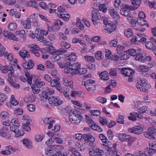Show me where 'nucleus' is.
<instances>
[{"label":"nucleus","instance_id":"36","mask_svg":"<svg viewBox=\"0 0 156 156\" xmlns=\"http://www.w3.org/2000/svg\"><path fill=\"white\" fill-rule=\"evenodd\" d=\"M36 38L40 42H42L44 43H45L47 42V41L44 37V36L40 34L36 35Z\"/></svg>","mask_w":156,"mask_h":156},{"label":"nucleus","instance_id":"31","mask_svg":"<svg viewBox=\"0 0 156 156\" xmlns=\"http://www.w3.org/2000/svg\"><path fill=\"white\" fill-rule=\"evenodd\" d=\"M95 57L98 60L102 59L103 58L102 52L100 51H97L95 54Z\"/></svg>","mask_w":156,"mask_h":156},{"label":"nucleus","instance_id":"43","mask_svg":"<svg viewBox=\"0 0 156 156\" xmlns=\"http://www.w3.org/2000/svg\"><path fill=\"white\" fill-rule=\"evenodd\" d=\"M90 113L92 115L95 116H98L101 113L98 110H91Z\"/></svg>","mask_w":156,"mask_h":156},{"label":"nucleus","instance_id":"12","mask_svg":"<svg viewBox=\"0 0 156 156\" xmlns=\"http://www.w3.org/2000/svg\"><path fill=\"white\" fill-rule=\"evenodd\" d=\"M128 131L131 133H133L137 134H140L143 132V129L139 126H135L134 127L129 128Z\"/></svg>","mask_w":156,"mask_h":156},{"label":"nucleus","instance_id":"49","mask_svg":"<svg viewBox=\"0 0 156 156\" xmlns=\"http://www.w3.org/2000/svg\"><path fill=\"white\" fill-rule=\"evenodd\" d=\"M33 85H35V86L38 88L42 87L43 85L45 84V83L44 82H34Z\"/></svg>","mask_w":156,"mask_h":156},{"label":"nucleus","instance_id":"32","mask_svg":"<svg viewBox=\"0 0 156 156\" xmlns=\"http://www.w3.org/2000/svg\"><path fill=\"white\" fill-rule=\"evenodd\" d=\"M58 64L61 68L64 69V68L68 67V62L67 61L59 62L58 63Z\"/></svg>","mask_w":156,"mask_h":156},{"label":"nucleus","instance_id":"18","mask_svg":"<svg viewBox=\"0 0 156 156\" xmlns=\"http://www.w3.org/2000/svg\"><path fill=\"white\" fill-rule=\"evenodd\" d=\"M98 5L99 10L102 11V12L105 13L107 11V8L106 6V4L105 3H103V4H99L98 3H95L93 5V8H94L96 7L95 5Z\"/></svg>","mask_w":156,"mask_h":156},{"label":"nucleus","instance_id":"64","mask_svg":"<svg viewBox=\"0 0 156 156\" xmlns=\"http://www.w3.org/2000/svg\"><path fill=\"white\" fill-rule=\"evenodd\" d=\"M147 130L149 131L153 135H156V129L154 127H149L148 128Z\"/></svg>","mask_w":156,"mask_h":156},{"label":"nucleus","instance_id":"23","mask_svg":"<svg viewBox=\"0 0 156 156\" xmlns=\"http://www.w3.org/2000/svg\"><path fill=\"white\" fill-rule=\"evenodd\" d=\"M100 78L103 80H108L109 79L108 74L107 71H104L99 74Z\"/></svg>","mask_w":156,"mask_h":156},{"label":"nucleus","instance_id":"58","mask_svg":"<svg viewBox=\"0 0 156 156\" xmlns=\"http://www.w3.org/2000/svg\"><path fill=\"white\" fill-rule=\"evenodd\" d=\"M51 74L52 76L56 78H59L60 76L58 74L57 71L56 70L54 69L52 70L51 72Z\"/></svg>","mask_w":156,"mask_h":156},{"label":"nucleus","instance_id":"27","mask_svg":"<svg viewBox=\"0 0 156 156\" xmlns=\"http://www.w3.org/2000/svg\"><path fill=\"white\" fill-rule=\"evenodd\" d=\"M77 56L76 55V53L72 52L71 55H69V60L70 61V62L72 63L75 62L77 59Z\"/></svg>","mask_w":156,"mask_h":156},{"label":"nucleus","instance_id":"44","mask_svg":"<svg viewBox=\"0 0 156 156\" xmlns=\"http://www.w3.org/2000/svg\"><path fill=\"white\" fill-rule=\"evenodd\" d=\"M86 88L88 91L91 92L94 91L95 90V87L94 86H91L89 84L86 85Z\"/></svg>","mask_w":156,"mask_h":156},{"label":"nucleus","instance_id":"16","mask_svg":"<svg viewBox=\"0 0 156 156\" xmlns=\"http://www.w3.org/2000/svg\"><path fill=\"white\" fill-rule=\"evenodd\" d=\"M130 116H128V118L129 119L133 121H135L136 120V118H138L140 119H141L143 118V116L138 113L136 112H132L130 114Z\"/></svg>","mask_w":156,"mask_h":156},{"label":"nucleus","instance_id":"47","mask_svg":"<svg viewBox=\"0 0 156 156\" xmlns=\"http://www.w3.org/2000/svg\"><path fill=\"white\" fill-rule=\"evenodd\" d=\"M44 123L46 124H49L50 122H55V121L54 120H52L51 118H46L44 119L43 120Z\"/></svg>","mask_w":156,"mask_h":156},{"label":"nucleus","instance_id":"55","mask_svg":"<svg viewBox=\"0 0 156 156\" xmlns=\"http://www.w3.org/2000/svg\"><path fill=\"white\" fill-rule=\"evenodd\" d=\"M24 134V131L22 130H20L17 129L16 133L15 134V136L16 137H18L19 136L23 135Z\"/></svg>","mask_w":156,"mask_h":156},{"label":"nucleus","instance_id":"19","mask_svg":"<svg viewBox=\"0 0 156 156\" xmlns=\"http://www.w3.org/2000/svg\"><path fill=\"white\" fill-rule=\"evenodd\" d=\"M127 20L131 24V26L135 27L137 23H138V19L135 17L129 16L127 18Z\"/></svg>","mask_w":156,"mask_h":156},{"label":"nucleus","instance_id":"9","mask_svg":"<svg viewBox=\"0 0 156 156\" xmlns=\"http://www.w3.org/2000/svg\"><path fill=\"white\" fill-rule=\"evenodd\" d=\"M138 23L140 26H144L147 24V21L145 20V14L142 11L140 12L138 15Z\"/></svg>","mask_w":156,"mask_h":156},{"label":"nucleus","instance_id":"54","mask_svg":"<svg viewBox=\"0 0 156 156\" xmlns=\"http://www.w3.org/2000/svg\"><path fill=\"white\" fill-rule=\"evenodd\" d=\"M87 70L85 68H80L78 70L77 74L78 73L80 75H83L86 73L87 72Z\"/></svg>","mask_w":156,"mask_h":156},{"label":"nucleus","instance_id":"38","mask_svg":"<svg viewBox=\"0 0 156 156\" xmlns=\"http://www.w3.org/2000/svg\"><path fill=\"white\" fill-rule=\"evenodd\" d=\"M17 24L14 22L10 23L8 26V28L11 30H15L17 28Z\"/></svg>","mask_w":156,"mask_h":156},{"label":"nucleus","instance_id":"34","mask_svg":"<svg viewBox=\"0 0 156 156\" xmlns=\"http://www.w3.org/2000/svg\"><path fill=\"white\" fill-rule=\"evenodd\" d=\"M97 148H92L90 149L89 154L90 156H96L97 155Z\"/></svg>","mask_w":156,"mask_h":156},{"label":"nucleus","instance_id":"33","mask_svg":"<svg viewBox=\"0 0 156 156\" xmlns=\"http://www.w3.org/2000/svg\"><path fill=\"white\" fill-rule=\"evenodd\" d=\"M27 6H30L36 8L37 7V4L35 1H30L29 2H27L26 4Z\"/></svg>","mask_w":156,"mask_h":156},{"label":"nucleus","instance_id":"62","mask_svg":"<svg viewBox=\"0 0 156 156\" xmlns=\"http://www.w3.org/2000/svg\"><path fill=\"white\" fill-rule=\"evenodd\" d=\"M107 134L109 140H112L113 137L112 132L111 129H109L107 132Z\"/></svg>","mask_w":156,"mask_h":156},{"label":"nucleus","instance_id":"1","mask_svg":"<svg viewBox=\"0 0 156 156\" xmlns=\"http://www.w3.org/2000/svg\"><path fill=\"white\" fill-rule=\"evenodd\" d=\"M78 109L76 110L73 111H72L69 113V121L73 124H78L82 121L83 119L82 116L81 115V112L80 111L81 109L79 108H77Z\"/></svg>","mask_w":156,"mask_h":156},{"label":"nucleus","instance_id":"28","mask_svg":"<svg viewBox=\"0 0 156 156\" xmlns=\"http://www.w3.org/2000/svg\"><path fill=\"white\" fill-rule=\"evenodd\" d=\"M132 3L133 5V9H137L139 6L140 3V0H131Z\"/></svg>","mask_w":156,"mask_h":156},{"label":"nucleus","instance_id":"11","mask_svg":"<svg viewBox=\"0 0 156 156\" xmlns=\"http://www.w3.org/2000/svg\"><path fill=\"white\" fill-rule=\"evenodd\" d=\"M122 74H123L125 76H130L134 74V71L129 68H122L121 72Z\"/></svg>","mask_w":156,"mask_h":156},{"label":"nucleus","instance_id":"61","mask_svg":"<svg viewBox=\"0 0 156 156\" xmlns=\"http://www.w3.org/2000/svg\"><path fill=\"white\" fill-rule=\"evenodd\" d=\"M26 23L27 24L26 27V29H30L31 27V20L29 18H27L25 21Z\"/></svg>","mask_w":156,"mask_h":156},{"label":"nucleus","instance_id":"10","mask_svg":"<svg viewBox=\"0 0 156 156\" xmlns=\"http://www.w3.org/2000/svg\"><path fill=\"white\" fill-rule=\"evenodd\" d=\"M67 51V50L66 49L63 48H60L58 51H53L52 53H51V54H53L55 53V55L54 56L53 58L54 60L55 61H58L61 59V57L59 55H60L61 53H65Z\"/></svg>","mask_w":156,"mask_h":156},{"label":"nucleus","instance_id":"4","mask_svg":"<svg viewBox=\"0 0 156 156\" xmlns=\"http://www.w3.org/2000/svg\"><path fill=\"white\" fill-rule=\"evenodd\" d=\"M142 52V50L140 48L135 49L133 48L129 49L128 51H126V52L128 54H129L131 55L134 57L136 56L135 59L137 61L139 60V58H141L140 56L141 53Z\"/></svg>","mask_w":156,"mask_h":156},{"label":"nucleus","instance_id":"6","mask_svg":"<svg viewBox=\"0 0 156 156\" xmlns=\"http://www.w3.org/2000/svg\"><path fill=\"white\" fill-rule=\"evenodd\" d=\"M104 23L105 25L104 29L109 33H111L115 30L116 27L113 22L104 20Z\"/></svg>","mask_w":156,"mask_h":156},{"label":"nucleus","instance_id":"52","mask_svg":"<svg viewBox=\"0 0 156 156\" xmlns=\"http://www.w3.org/2000/svg\"><path fill=\"white\" fill-rule=\"evenodd\" d=\"M51 148L53 149L54 148L56 150H62L64 148V147L62 145H51Z\"/></svg>","mask_w":156,"mask_h":156},{"label":"nucleus","instance_id":"13","mask_svg":"<svg viewBox=\"0 0 156 156\" xmlns=\"http://www.w3.org/2000/svg\"><path fill=\"white\" fill-rule=\"evenodd\" d=\"M150 69V68L146 66L141 65L139 66L138 68L139 71L141 72L142 74L145 76H148L149 74L148 71Z\"/></svg>","mask_w":156,"mask_h":156},{"label":"nucleus","instance_id":"39","mask_svg":"<svg viewBox=\"0 0 156 156\" xmlns=\"http://www.w3.org/2000/svg\"><path fill=\"white\" fill-rule=\"evenodd\" d=\"M26 63H27V69H30L33 68L34 64L32 60H29L28 62H26Z\"/></svg>","mask_w":156,"mask_h":156},{"label":"nucleus","instance_id":"3","mask_svg":"<svg viewBox=\"0 0 156 156\" xmlns=\"http://www.w3.org/2000/svg\"><path fill=\"white\" fill-rule=\"evenodd\" d=\"M81 64L78 62L73 63L69 62V73L73 75L77 74Z\"/></svg>","mask_w":156,"mask_h":156},{"label":"nucleus","instance_id":"7","mask_svg":"<svg viewBox=\"0 0 156 156\" xmlns=\"http://www.w3.org/2000/svg\"><path fill=\"white\" fill-rule=\"evenodd\" d=\"M63 101L57 97L52 96L49 98V104L52 106H57L61 105Z\"/></svg>","mask_w":156,"mask_h":156},{"label":"nucleus","instance_id":"40","mask_svg":"<svg viewBox=\"0 0 156 156\" xmlns=\"http://www.w3.org/2000/svg\"><path fill=\"white\" fill-rule=\"evenodd\" d=\"M84 57L88 62H94L95 61L94 58L93 56L85 55Z\"/></svg>","mask_w":156,"mask_h":156},{"label":"nucleus","instance_id":"24","mask_svg":"<svg viewBox=\"0 0 156 156\" xmlns=\"http://www.w3.org/2000/svg\"><path fill=\"white\" fill-rule=\"evenodd\" d=\"M19 54L20 56L23 58L24 60H25L26 58H29L30 56L29 52L25 50L20 51Z\"/></svg>","mask_w":156,"mask_h":156},{"label":"nucleus","instance_id":"51","mask_svg":"<svg viewBox=\"0 0 156 156\" xmlns=\"http://www.w3.org/2000/svg\"><path fill=\"white\" fill-rule=\"evenodd\" d=\"M109 73L111 76H116L117 75V71L115 69H111L110 70Z\"/></svg>","mask_w":156,"mask_h":156},{"label":"nucleus","instance_id":"46","mask_svg":"<svg viewBox=\"0 0 156 156\" xmlns=\"http://www.w3.org/2000/svg\"><path fill=\"white\" fill-rule=\"evenodd\" d=\"M27 108L29 111L31 112H34L35 110V106L33 104L27 105Z\"/></svg>","mask_w":156,"mask_h":156},{"label":"nucleus","instance_id":"42","mask_svg":"<svg viewBox=\"0 0 156 156\" xmlns=\"http://www.w3.org/2000/svg\"><path fill=\"white\" fill-rule=\"evenodd\" d=\"M23 144L27 148H31L30 140L28 139H24L23 140Z\"/></svg>","mask_w":156,"mask_h":156},{"label":"nucleus","instance_id":"26","mask_svg":"<svg viewBox=\"0 0 156 156\" xmlns=\"http://www.w3.org/2000/svg\"><path fill=\"white\" fill-rule=\"evenodd\" d=\"M137 88L140 90L146 92L147 91V90L145 88L143 85L140 82V81L137 82L136 85Z\"/></svg>","mask_w":156,"mask_h":156},{"label":"nucleus","instance_id":"48","mask_svg":"<svg viewBox=\"0 0 156 156\" xmlns=\"http://www.w3.org/2000/svg\"><path fill=\"white\" fill-rule=\"evenodd\" d=\"M147 150L148 155L150 156L153 155L156 152V149H154L151 148H149V149L147 148Z\"/></svg>","mask_w":156,"mask_h":156},{"label":"nucleus","instance_id":"17","mask_svg":"<svg viewBox=\"0 0 156 156\" xmlns=\"http://www.w3.org/2000/svg\"><path fill=\"white\" fill-rule=\"evenodd\" d=\"M50 84L52 87H55L56 89L59 91L62 90V87L59 82L57 79H54L50 82Z\"/></svg>","mask_w":156,"mask_h":156},{"label":"nucleus","instance_id":"37","mask_svg":"<svg viewBox=\"0 0 156 156\" xmlns=\"http://www.w3.org/2000/svg\"><path fill=\"white\" fill-rule=\"evenodd\" d=\"M125 47L123 46L118 45L116 48V50L118 54H120L124 50Z\"/></svg>","mask_w":156,"mask_h":156},{"label":"nucleus","instance_id":"56","mask_svg":"<svg viewBox=\"0 0 156 156\" xmlns=\"http://www.w3.org/2000/svg\"><path fill=\"white\" fill-rule=\"evenodd\" d=\"M31 88L33 90V93L34 94H37L39 93L40 90L39 88L35 86V85H34L33 84L31 86Z\"/></svg>","mask_w":156,"mask_h":156},{"label":"nucleus","instance_id":"20","mask_svg":"<svg viewBox=\"0 0 156 156\" xmlns=\"http://www.w3.org/2000/svg\"><path fill=\"white\" fill-rule=\"evenodd\" d=\"M108 11L111 17L116 20L119 19V16L117 12L115 11L113 9H110L108 10Z\"/></svg>","mask_w":156,"mask_h":156},{"label":"nucleus","instance_id":"14","mask_svg":"<svg viewBox=\"0 0 156 156\" xmlns=\"http://www.w3.org/2000/svg\"><path fill=\"white\" fill-rule=\"evenodd\" d=\"M8 128L7 127H2L0 130V135L5 138L10 139L11 136L7 133Z\"/></svg>","mask_w":156,"mask_h":156},{"label":"nucleus","instance_id":"30","mask_svg":"<svg viewBox=\"0 0 156 156\" xmlns=\"http://www.w3.org/2000/svg\"><path fill=\"white\" fill-rule=\"evenodd\" d=\"M124 34L125 36L128 38L130 37L133 35L132 30L129 29L125 30Z\"/></svg>","mask_w":156,"mask_h":156},{"label":"nucleus","instance_id":"50","mask_svg":"<svg viewBox=\"0 0 156 156\" xmlns=\"http://www.w3.org/2000/svg\"><path fill=\"white\" fill-rule=\"evenodd\" d=\"M99 136L103 142L106 143L107 142L108 140L107 138L103 134H100L99 135Z\"/></svg>","mask_w":156,"mask_h":156},{"label":"nucleus","instance_id":"5","mask_svg":"<svg viewBox=\"0 0 156 156\" xmlns=\"http://www.w3.org/2000/svg\"><path fill=\"white\" fill-rule=\"evenodd\" d=\"M121 7L120 14L125 16H129V15L131 14L130 10L133 9L132 6L126 4L122 5Z\"/></svg>","mask_w":156,"mask_h":156},{"label":"nucleus","instance_id":"53","mask_svg":"<svg viewBox=\"0 0 156 156\" xmlns=\"http://www.w3.org/2000/svg\"><path fill=\"white\" fill-rule=\"evenodd\" d=\"M43 138V136H41L40 135L37 134L35 135V139L37 142H41Z\"/></svg>","mask_w":156,"mask_h":156},{"label":"nucleus","instance_id":"59","mask_svg":"<svg viewBox=\"0 0 156 156\" xmlns=\"http://www.w3.org/2000/svg\"><path fill=\"white\" fill-rule=\"evenodd\" d=\"M117 39H115L112 41H110L109 42V45L111 47H115L117 45Z\"/></svg>","mask_w":156,"mask_h":156},{"label":"nucleus","instance_id":"60","mask_svg":"<svg viewBox=\"0 0 156 156\" xmlns=\"http://www.w3.org/2000/svg\"><path fill=\"white\" fill-rule=\"evenodd\" d=\"M124 117L122 115H119L118 119H117V122L122 124H123L124 122Z\"/></svg>","mask_w":156,"mask_h":156},{"label":"nucleus","instance_id":"22","mask_svg":"<svg viewBox=\"0 0 156 156\" xmlns=\"http://www.w3.org/2000/svg\"><path fill=\"white\" fill-rule=\"evenodd\" d=\"M49 98L47 95V92L43 91L42 94L41 98V101L43 102H45L47 101L49 102Z\"/></svg>","mask_w":156,"mask_h":156},{"label":"nucleus","instance_id":"35","mask_svg":"<svg viewBox=\"0 0 156 156\" xmlns=\"http://www.w3.org/2000/svg\"><path fill=\"white\" fill-rule=\"evenodd\" d=\"M105 54V57L106 59L109 60L110 59V58L112 55L111 51L110 50L108 49L106 50Z\"/></svg>","mask_w":156,"mask_h":156},{"label":"nucleus","instance_id":"2","mask_svg":"<svg viewBox=\"0 0 156 156\" xmlns=\"http://www.w3.org/2000/svg\"><path fill=\"white\" fill-rule=\"evenodd\" d=\"M74 136L78 140H80L83 138L86 143L89 141L93 142L95 140V139L93 136L89 134L82 135L81 133H79L76 134Z\"/></svg>","mask_w":156,"mask_h":156},{"label":"nucleus","instance_id":"8","mask_svg":"<svg viewBox=\"0 0 156 156\" xmlns=\"http://www.w3.org/2000/svg\"><path fill=\"white\" fill-rule=\"evenodd\" d=\"M91 20L93 24L96 25L98 23L97 20H99L101 18L100 12L98 10H93L91 12Z\"/></svg>","mask_w":156,"mask_h":156},{"label":"nucleus","instance_id":"25","mask_svg":"<svg viewBox=\"0 0 156 156\" xmlns=\"http://www.w3.org/2000/svg\"><path fill=\"white\" fill-rule=\"evenodd\" d=\"M25 75L27 79V82L30 85L32 83V80L34 75H33L30 76V73H29L27 70V71H25Z\"/></svg>","mask_w":156,"mask_h":156},{"label":"nucleus","instance_id":"41","mask_svg":"<svg viewBox=\"0 0 156 156\" xmlns=\"http://www.w3.org/2000/svg\"><path fill=\"white\" fill-rule=\"evenodd\" d=\"M3 55L5 57L6 56L7 59L9 61H11L13 58L12 54H9L7 52H6L5 53L3 54Z\"/></svg>","mask_w":156,"mask_h":156},{"label":"nucleus","instance_id":"57","mask_svg":"<svg viewBox=\"0 0 156 156\" xmlns=\"http://www.w3.org/2000/svg\"><path fill=\"white\" fill-rule=\"evenodd\" d=\"M25 33V31L24 30H19L16 31V35H20V37L24 38V34Z\"/></svg>","mask_w":156,"mask_h":156},{"label":"nucleus","instance_id":"45","mask_svg":"<svg viewBox=\"0 0 156 156\" xmlns=\"http://www.w3.org/2000/svg\"><path fill=\"white\" fill-rule=\"evenodd\" d=\"M7 96L2 93L0 92V101L3 102L7 98Z\"/></svg>","mask_w":156,"mask_h":156},{"label":"nucleus","instance_id":"21","mask_svg":"<svg viewBox=\"0 0 156 156\" xmlns=\"http://www.w3.org/2000/svg\"><path fill=\"white\" fill-rule=\"evenodd\" d=\"M69 154H70L71 156H73L72 154L75 156H80V153L73 147H69Z\"/></svg>","mask_w":156,"mask_h":156},{"label":"nucleus","instance_id":"63","mask_svg":"<svg viewBox=\"0 0 156 156\" xmlns=\"http://www.w3.org/2000/svg\"><path fill=\"white\" fill-rule=\"evenodd\" d=\"M39 5L41 8L44 9H47L48 8V6L45 3L43 2H40L39 3Z\"/></svg>","mask_w":156,"mask_h":156},{"label":"nucleus","instance_id":"15","mask_svg":"<svg viewBox=\"0 0 156 156\" xmlns=\"http://www.w3.org/2000/svg\"><path fill=\"white\" fill-rule=\"evenodd\" d=\"M141 58H139V60L142 62H145L147 61L151 60V58L149 56H146V52L143 51H142L140 54Z\"/></svg>","mask_w":156,"mask_h":156},{"label":"nucleus","instance_id":"29","mask_svg":"<svg viewBox=\"0 0 156 156\" xmlns=\"http://www.w3.org/2000/svg\"><path fill=\"white\" fill-rule=\"evenodd\" d=\"M144 136L147 138L151 139H155V138L154 135L148 130L147 131H144Z\"/></svg>","mask_w":156,"mask_h":156}]
</instances>
